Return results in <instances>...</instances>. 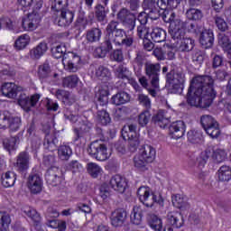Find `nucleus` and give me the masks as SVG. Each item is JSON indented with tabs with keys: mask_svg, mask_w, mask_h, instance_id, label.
Returning a JSON list of instances; mask_svg holds the SVG:
<instances>
[{
	"mask_svg": "<svg viewBox=\"0 0 231 231\" xmlns=\"http://www.w3.org/2000/svg\"><path fill=\"white\" fill-rule=\"evenodd\" d=\"M216 95V90H214V79L212 76H197L190 82L186 95V102L183 101L180 106L188 105L191 107L207 109V107L212 106Z\"/></svg>",
	"mask_w": 231,
	"mask_h": 231,
	"instance_id": "1",
	"label": "nucleus"
},
{
	"mask_svg": "<svg viewBox=\"0 0 231 231\" xmlns=\"http://www.w3.org/2000/svg\"><path fill=\"white\" fill-rule=\"evenodd\" d=\"M120 23L116 21H111L106 27V35L103 42L100 46L97 47L94 51V55L97 59H104L107 53L113 51V44L118 46L124 39L127 32L122 28H119Z\"/></svg>",
	"mask_w": 231,
	"mask_h": 231,
	"instance_id": "2",
	"label": "nucleus"
},
{
	"mask_svg": "<svg viewBox=\"0 0 231 231\" xmlns=\"http://www.w3.org/2000/svg\"><path fill=\"white\" fill-rule=\"evenodd\" d=\"M137 130L138 125L136 124H127L121 130L123 139L128 141V147L131 152H135L140 147V134Z\"/></svg>",
	"mask_w": 231,
	"mask_h": 231,
	"instance_id": "3",
	"label": "nucleus"
},
{
	"mask_svg": "<svg viewBox=\"0 0 231 231\" xmlns=\"http://www.w3.org/2000/svg\"><path fill=\"white\" fill-rule=\"evenodd\" d=\"M137 196L140 202L147 208H152L155 203L160 207H163L164 205L163 197L161 195L157 196L154 193L151 194V189L149 187L141 186L137 190Z\"/></svg>",
	"mask_w": 231,
	"mask_h": 231,
	"instance_id": "4",
	"label": "nucleus"
},
{
	"mask_svg": "<svg viewBox=\"0 0 231 231\" xmlns=\"http://www.w3.org/2000/svg\"><path fill=\"white\" fill-rule=\"evenodd\" d=\"M23 125V120L19 116H14L9 111H0V129L9 130V133H17Z\"/></svg>",
	"mask_w": 231,
	"mask_h": 231,
	"instance_id": "5",
	"label": "nucleus"
},
{
	"mask_svg": "<svg viewBox=\"0 0 231 231\" xmlns=\"http://www.w3.org/2000/svg\"><path fill=\"white\" fill-rule=\"evenodd\" d=\"M42 8V1H36L33 11L28 14L27 17L22 20V26L25 32H33V30H37V26L41 23V15L37 11Z\"/></svg>",
	"mask_w": 231,
	"mask_h": 231,
	"instance_id": "6",
	"label": "nucleus"
},
{
	"mask_svg": "<svg viewBox=\"0 0 231 231\" xmlns=\"http://www.w3.org/2000/svg\"><path fill=\"white\" fill-rule=\"evenodd\" d=\"M117 20L121 24L128 30L133 32L136 28V13H133L126 7H123L117 13Z\"/></svg>",
	"mask_w": 231,
	"mask_h": 231,
	"instance_id": "7",
	"label": "nucleus"
},
{
	"mask_svg": "<svg viewBox=\"0 0 231 231\" xmlns=\"http://www.w3.org/2000/svg\"><path fill=\"white\" fill-rule=\"evenodd\" d=\"M88 154L98 162H106L109 158L107 153V145L102 141H94L88 149Z\"/></svg>",
	"mask_w": 231,
	"mask_h": 231,
	"instance_id": "8",
	"label": "nucleus"
},
{
	"mask_svg": "<svg viewBox=\"0 0 231 231\" xmlns=\"http://www.w3.org/2000/svg\"><path fill=\"white\" fill-rule=\"evenodd\" d=\"M144 71L152 88L160 89V71H162V65L160 63L147 62L144 64Z\"/></svg>",
	"mask_w": 231,
	"mask_h": 231,
	"instance_id": "9",
	"label": "nucleus"
},
{
	"mask_svg": "<svg viewBox=\"0 0 231 231\" xmlns=\"http://www.w3.org/2000/svg\"><path fill=\"white\" fill-rule=\"evenodd\" d=\"M166 82L171 86V93H182L185 88V74L183 72H175L170 78L166 75Z\"/></svg>",
	"mask_w": 231,
	"mask_h": 231,
	"instance_id": "10",
	"label": "nucleus"
},
{
	"mask_svg": "<svg viewBox=\"0 0 231 231\" xmlns=\"http://www.w3.org/2000/svg\"><path fill=\"white\" fill-rule=\"evenodd\" d=\"M45 180L51 187H59L64 181V175L59 167L49 168L45 173Z\"/></svg>",
	"mask_w": 231,
	"mask_h": 231,
	"instance_id": "11",
	"label": "nucleus"
},
{
	"mask_svg": "<svg viewBox=\"0 0 231 231\" xmlns=\"http://www.w3.org/2000/svg\"><path fill=\"white\" fill-rule=\"evenodd\" d=\"M63 64H67V69L69 73H77L82 68V60L80 56L73 53L67 52L62 60Z\"/></svg>",
	"mask_w": 231,
	"mask_h": 231,
	"instance_id": "12",
	"label": "nucleus"
},
{
	"mask_svg": "<svg viewBox=\"0 0 231 231\" xmlns=\"http://www.w3.org/2000/svg\"><path fill=\"white\" fill-rule=\"evenodd\" d=\"M183 21L176 20L171 23L169 27V33L175 42L180 43V42L185 38V30H183Z\"/></svg>",
	"mask_w": 231,
	"mask_h": 231,
	"instance_id": "13",
	"label": "nucleus"
},
{
	"mask_svg": "<svg viewBox=\"0 0 231 231\" xmlns=\"http://www.w3.org/2000/svg\"><path fill=\"white\" fill-rule=\"evenodd\" d=\"M39 100H41V94H34L31 97L26 96V94H21L18 98V104L25 111H31L32 107L37 106Z\"/></svg>",
	"mask_w": 231,
	"mask_h": 231,
	"instance_id": "14",
	"label": "nucleus"
},
{
	"mask_svg": "<svg viewBox=\"0 0 231 231\" xmlns=\"http://www.w3.org/2000/svg\"><path fill=\"white\" fill-rule=\"evenodd\" d=\"M142 6L144 12L148 14L150 19L152 21H157V19H160V5H158V1L143 0Z\"/></svg>",
	"mask_w": 231,
	"mask_h": 231,
	"instance_id": "15",
	"label": "nucleus"
},
{
	"mask_svg": "<svg viewBox=\"0 0 231 231\" xmlns=\"http://www.w3.org/2000/svg\"><path fill=\"white\" fill-rule=\"evenodd\" d=\"M27 187L32 194H39L42 191V178L40 174L32 173L28 177Z\"/></svg>",
	"mask_w": 231,
	"mask_h": 231,
	"instance_id": "16",
	"label": "nucleus"
},
{
	"mask_svg": "<svg viewBox=\"0 0 231 231\" xmlns=\"http://www.w3.org/2000/svg\"><path fill=\"white\" fill-rule=\"evenodd\" d=\"M30 160H32V157L28 152H21L17 155L14 167L18 172H26L30 169Z\"/></svg>",
	"mask_w": 231,
	"mask_h": 231,
	"instance_id": "17",
	"label": "nucleus"
},
{
	"mask_svg": "<svg viewBox=\"0 0 231 231\" xmlns=\"http://www.w3.org/2000/svg\"><path fill=\"white\" fill-rule=\"evenodd\" d=\"M109 186L119 194H124L127 189V180L121 175H114L109 180Z\"/></svg>",
	"mask_w": 231,
	"mask_h": 231,
	"instance_id": "18",
	"label": "nucleus"
},
{
	"mask_svg": "<svg viewBox=\"0 0 231 231\" xmlns=\"http://www.w3.org/2000/svg\"><path fill=\"white\" fill-rule=\"evenodd\" d=\"M199 43L204 50H210L214 46V31L203 29L199 35Z\"/></svg>",
	"mask_w": 231,
	"mask_h": 231,
	"instance_id": "19",
	"label": "nucleus"
},
{
	"mask_svg": "<svg viewBox=\"0 0 231 231\" xmlns=\"http://www.w3.org/2000/svg\"><path fill=\"white\" fill-rule=\"evenodd\" d=\"M60 14L58 18L55 19V23H58V26H69L71 23H73V19H75V12L69 9H62L60 11Z\"/></svg>",
	"mask_w": 231,
	"mask_h": 231,
	"instance_id": "20",
	"label": "nucleus"
},
{
	"mask_svg": "<svg viewBox=\"0 0 231 231\" xmlns=\"http://www.w3.org/2000/svg\"><path fill=\"white\" fill-rule=\"evenodd\" d=\"M186 128L185 122L180 120L175 121L169 126L170 134H171L172 138L175 140H180V138H183L185 135Z\"/></svg>",
	"mask_w": 231,
	"mask_h": 231,
	"instance_id": "21",
	"label": "nucleus"
},
{
	"mask_svg": "<svg viewBox=\"0 0 231 231\" xmlns=\"http://www.w3.org/2000/svg\"><path fill=\"white\" fill-rule=\"evenodd\" d=\"M127 219V211L124 208H118L112 212L110 217L111 225L116 227L123 226Z\"/></svg>",
	"mask_w": 231,
	"mask_h": 231,
	"instance_id": "22",
	"label": "nucleus"
},
{
	"mask_svg": "<svg viewBox=\"0 0 231 231\" xmlns=\"http://www.w3.org/2000/svg\"><path fill=\"white\" fill-rule=\"evenodd\" d=\"M2 95L7 98H15L19 91H23V88L15 85V83H5L2 88Z\"/></svg>",
	"mask_w": 231,
	"mask_h": 231,
	"instance_id": "23",
	"label": "nucleus"
},
{
	"mask_svg": "<svg viewBox=\"0 0 231 231\" xmlns=\"http://www.w3.org/2000/svg\"><path fill=\"white\" fill-rule=\"evenodd\" d=\"M167 223L171 226V228H181L185 222L181 213L169 212L167 214Z\"/></svg>",
	"mask_w": 231,
	"mask_h": 231,
	"instance_id": "24",
	"label": "nucleus"
},
{
	"mask_svg": "<svg viewBox=\"0 0 231 231\" xmlns=\"http://www.w3.org/2000/svg\"><path fill=\"white\" fill-rule=\"evenodd\" d=\"M152 122L158 127L165 129L166 125L171 124V119L167 116V113L164 110H159L158 113L152 116Z\"/></svg>",
	"mask_w": 231,
	"mask_h": 231,
	"instance_id": "25",
	"label": "nucleus"
},
{
	"mask_svg": "<svg viewBox=\"0 0 231 231\" xmlns=\"http://www.w3.org/2000/svg\"><path fill=\"white\" fill-rule=\"evenodd\" d=\"M107 5H102L101 4H97L95 8V17L97 23H102V24H106L107 23V13L109 10L106 8Z\"/></svg>",
	"mask_w": 231,
	"mask_h": 231,
	"instance_id": "26",
	"label": "nucleus"
},
{
	"mask_svg": "<svg viewBox=\"0 0 231 231\" xmlns=\"http://www.w3.org/2000/svg\"><path fill=\"white\" fill-rule=\"evenodd\" d=\"M141 156L148 162L149 163H152L156 158V149L149 144H144L140 150Z\"/></svg>",
	"mask_w": 231,
	"mask_h": 231,
	"instance_id": "27",
	"label": "nucleus"
},
{
	"mask_svg": "<svg viewBox=\"0 0 231 231\" xmlns=\"http://www.w3.org/2000/svg\"><path fill=\"white\" fill-rule=\"evenodd\" d=\"M114 74L116 79H120L121 80H128V82H133L131 79V70L124 65L120 64L114 69Z\"/></svg>",
	"mask_w": 231,
	"mask_h": 231,
	"instance_id": "28",
	"label": "nucleus"
},
{
	"mask_svg": "<svg viewBox=\"0 0 231 231\" xmlns=\"http://www.w3.org/2000/svg\"><path fill=\"white\" fill-rule=\"evenodd\" d=\"M149 35L152 42H163L167 39V32L160 27H152Z\"/></svg>",
	"mask_w": 231,
	"mask_h": 231,
	"instance_id": "29",
	"label": "nucleus"
},
{
	"mask_svg": "<svg viewBox=\"0 0 231 231\" xmlns=\"http://www.w3.org/2000/svg\"><path fill=\"white\" fill-rule=\"evenodd\" d=\"M97 105V106H107L109 104V89L107 87L99 88L96 93Z\"/></svg>",
	"mask_w": 231,
	"mask_h": 231,
	"instance_id": "30",
	"label": "nucleus"
},
{
	"mask_svg": "<svg viewBox=\"0 0 231 231\" xmlns=\"http://www.w3.org/2000/svg\"><path fill=\"white\" fill-rule=\"evenodd\" d=\"M100 39H102V30H100V28L92 27L87 31L86 40L90 44L100 42Z\"/></svg>",
	"mask_w": 231,
	"mask_h": 231,
	"instance_id": "31",
	"label": "nucleus"
},
{
	"mask_svg": "<svg viewBox=\"0 0 231 231\" xmlns=\"http://www.w3.org/2000/svg\"><path fill=\"white\" fill-rule=\"evenodd\" d=\"M21 136V133H18L14 136L5 137L2 139L3 147L8 152L12 151H15L17 143H19V138Z\"/></svg>",
	"mask_w": 231,
	"mask_h": 231,
	"instance_id": "32",
	"label": "nucleus"
},
{
	"mask_svg": "<svg viewBox=\"0 0 231 231\" xmlns=\"http://www.w3.org/2000/svg\"><path fill=\"white\" fill-rule=\"evenodd\" d=\"M194 46H196V41L192 38L186 37L180 42L177 46V50L181 53H189V51H192L194 50Z\"/></svg>",
	"mask_w": 231,
	"mask_h": 231,
	"instance_id": "33",
	"label": "nucleus"
},
{
	"mask_svg": "<svg viewBox=\"0 0 231 231\" xmlns=\"http://www.w3.org/2000/svg\"><path fill=\"white\" fill-rule=\"evenodd\" d=\"M144 212L145 208H142V206H134L130 215L131 223L136 226L142 225V219L143 218Z\"/></svg>",
	"mask_w": 231,
	"mask_h": 231,
	"instance_id": "34",
	"label": "nucleus"
},
{
	"mask_svg": "<svg viewBox=\"0 0 231 231\" xmlns=\"http://www.w3.org/2000/svg\"><path fill=\"white\" fill-rule=\"evenodd\" d=\"M57 145H59V139H57V136L55 134H46L43 141L44 149L53 152V151H57Z\"/></svg>",
	"mask_w": 231,
	"mask_h": 231,
	"instance_id": "35",
	"label": "nucleus"
},
{
	"mask_svg": "<svg viewBox=\"0 0 231 231\" xmlns=\"http://www.w3.org/2000/svg\"><path fill=\"white\" fill-rule=\"evenodd\" d=\"M131 101V95L125 91L118 92L114 95L111 98V104L114 106H123V104H127Z\"/></svg>",
	"mask_w": 231,
	"mask_h": 231,
	"instance_id": "36",
	"label": "nucleus"
},
{
	"mask_svg": "<svg viewBox=\"0 0 231 231\" xmlns=\"http://www.w3.org/2000/svg\"><path fill=\"white\" fill-rule=\"evenodd\" d=\"M54 95L56 98H58V100H61L65 106H71L73 102H75V99L71 98V94H69V91L57 89Z\"/></svg>",
	"mask_w": 231,
	"mask_h": 231,
	"instance_id": "37",
	"label": "nucleus"
},
{
	"mask_svg": "<svg viewBox=\"0 0 231 231\" xmlns=\"http://www.w3.org/2000/svg\"><path fill=\"white\" fill-rule=\"evenodd\" d=\"M96 77L102 82H109L111 80V70L107 67L100 65L96 68Z\"/></svg>",
	"mask_w": 231,
	"mask_h": 231,
	"instance_id": "38",
	"label": "nucleus"
},
{
	"mask_svg": "<svg viewBox=\"0 0 231 231\" xmlns=\"http://www.w3.org/2000/svg\"><path fill=\"white\" fill-rule=\"evenodd\" d=\"M73 155V150L68 144H62L58 148V158L62 162H68Z\"/></svg>",
	"mask_w": 231,
	"mask_h": 231,
	"instance_id": "39",
	"label": "nucleus"
},
{
	"mask_svg": "<svg viewBox=\"0 0 231 231\" xmlns=\"http://www.w3.org/2000/svg\"><path fill=\"white\" fill-rule=\"evenodd\" d=\"M16 174L14 171H7L1 177L3 187L8 189V187H14L15 185Z\"/></svg>",
	"mask_w": 231,
	"mask_h": 231,
	"instance_id": "40",
	"label": "nucleus"
},
{
	"mask_svg": "<svg viewBox=\"0 0 231 231\" xmlns=\"http://www.w3.org/2000/svg\"><path fill=\"white\" fill-rule=\"evenodd\" d=\"M48 51V44L46 42H40L35 48L31 50L32 59H39Z\"/></svg>",
	"mask_w": 231,
	"mask_h": 231,
	"instance_id": "41",
	"label": "nucleus"
},
{
	"mask_svg": "<svg viewBox=\"0 0 231 231\" xmlns=\"http://www.w3.org/2000/svg\"><path fill=\"white\" fill-rule=\"evenodd\" d=\"M88 24H89V20L86 17V12L80 7L76 21V28H79V30H86Z\"/></svg>",
	"mask_w": 231,
	"mask_h": 231,
	"instance_id": "42",
	"label": "nucleus"
},
{
	"mask_svg": "<svg viewBox=\"0 0 231 231\" xmlns=\"http://www.w3.org/2000/svg\"><path fill=\"white\" fill-rule=\"evenodd\" d=\"M148 225L152 228V230H154V231L163 230V220H162V218L156 215L151 216L148 221Z\"/></svg>",
	"mask_w": 231,
	"mask_h": 231,
	"instance_id": "43",
	"label": "nucleus"
},
{
	"mask_svg": "<svg viewBox=\"0 0 231 231\" xmlns=\"http://www.w3.org/2000/svg\"><path fill=\"white\" fill-rule=\"evenodd\" d=\"M181 0H158V5L161 10H174L177 6H180Z\"/></svg>",
	"mask_w": 231,
	"mask_h": 231,
	"instance_id": "44",
	"label": "nucleus"
},
{
	"mask_svg": "<svg viewBox=\"0 0 231 231\" xmlns=\"http://www.w3.org/2000/svg\"><path fill=\"white\" fill-rule=\"evenodd\" d=\"M29 44L30 36L28 34H23L16 39L14 46L18 51H21V50H24V48H26V46H28Z\"/></svg>",
	"mask_w": 231,
	"mask_h": 231,
	"instance_id": "45",
	"label": "nucleus"
},
{
	"mask_svg": "<svg viewBox=\"0 0 231 231\" xmlns=\"http://www.w3.org/2000/svg\"><path fill=\"white\" fill-rule=\"evenodd\" d=\"M66 44L61 43L60 45H57L56 47L51 48V53L54 59H63L66 55H68Z\"/></svg>",
	"mask_w": 231,
	"mask_h": 231,
	"instance_id": "46",
	"label": "nucleus"
},
{
	"mask_svg": "<svg viewBox=\"0 0 231 231\" xmlns=\"http://www.w3.org/2000/svg\"><path fill=\"white\" fill-rule=\"evenodd\" d=\"M187 136L190 143H201L203 140V134L199 130H189Z\"/></svg>",
	"mask_w": 231,
	"mask_h": 231,
	"instance_id": "47",
	"label": "nucleus"
},
{
	"mask_svg": "<svg viewBox=\"0 0 231 231\" xmlns=\"http://www.w3.org/2000/svg\"><path fill=\"white\" fill-rule=\"evenodd\" d=\"M219 181H230L231 180V168L227 165H223L218 170Z\"/></svg>",
	"mask_w": 231,
	"mask_h": 231,
	"instance_id": "48",
	"label": "nucleus"
},
{
	"mask_svg": "<svg viewBox=\"0 0 231 231\" xmlns=\"http://www.w3.org/2000/svg\"><path fill=\"white\" fill-rule=\"evenodd\" d=\"M145 62V54L142 51L136 52V57L134 60V71L140 72L142 71V68H143V64Z\"/></svg>",
	"mask_w": 231,
	"mask_h": 231,
	"instance_id": "49",
	"label": "nucleus"
},
{
	"mask_svg": "<svg viewBox=\"0 0 231 231\" xmlns=\"http://www.w3.org/2000/svg\"><path fill=\"white\" fill-rule=\"evenodd\" d=\"M11 223L12 218H10V215L6 212L0 211V231H7Z\"/></svg>",
	"mask_w": 231,
	"mask_h": 231,
	"instance_id": "50",
	"label": "nucleus"
},
{
	"mask_svg": "<svg viewBox=\"0 0 231 231\" xmlns=\"http://www.w3.org/2000/svg\"><path fill=\"white\" fill-rule=\"evenodd\" d=\"M51 74V67L48 61H45L43 64L40 65L38 68V77L39 79H48Z\"/></svg>",
	"mask_w": 231,
	"mask_h": 231,
	"instance_id": "51",
	"label": "nucleus"
},
{
	"mask_svg": "<svg viewBox=\"0 0 231 231\" xmlns=\"http://www.w3.org/2000/svg\"><path fill=\"white\" fill-rule=\"evenodd\" d=\"M204 131L210 136V138H218L221 134V129H219V124L217 121L213 123L210 126H208Z\"/></svg>",
	"mask_w": 231,
	"mask_h": 231,
	"instance_id": "52",
	"label": "nucleus"
},
{
	"mask_svg": "<svg viewBox=\"0 0 231 231\" xmlns=\"http://www.w3.org/2000/svg\"><path fill=\"white\" fill-rule=\"evenodd\" d=\"M79 85V77L77 75H70L62 79L63 88H69L73 89L76 86Z\"/></svg>",
	"mask_w": 231,
	"mask_h": 231,
	"instance_id": "53",
	"label": "nucleus"
},
{
	"mask_svg": "<svg viewBox=\"0 0 231 231\" xmlns=\"http://www.w3.org/2000/svg\"><path fill=\"white\" fill-rule=\"evenodd\" d=\"M186 17L189 21H200L203 18V13L199 9L189 8L186 12Z\"/></svg>",
	"mask_w": 231,
	"mask_h": 231,
	"instance_id": "54",
	"label": "nucleus"
},
{
	"mask_svg": "<svg viewBox=\"0 0 231 231\" xmlns=\"http://www.w3.org/2000/svg\"><path fill=\"white\" fill-rule=\"evenodd\" d=\"M162 54L164 55V60H174L176 59V52L172 45L164 44L162 46Z\"/></svg>",
	"mask_w": 231,
	"mask_h": 231,
	"instance_id": "55",
	"label": "nucleus"
},
{
	"mask_svg": "<svg viewBox=\"0 0 231 231\" xmlns=\"http://www.w3.org/2000/svg\"><path fill=\"white\" fill-rule=\"evenodd\" d=\"M164 10L161 15L162 21L165 23H169L170 26L172 24V23H176V21H180V19H176V13L174 11H169L167 9Z\"/></svg>",
	"mask_w": 231,
	"mask_h": 231,
	"instance_id": "56",
	"label": "nucleus"
},
{
	"mask_svg": "<svg viewBox=\"0 0 231 231\" xmlns=\"http://www.w3.org/2000/svg\"><path fill=\"white\" fill-rule=\"evenodd\" d=\"M88 172L91 178H98L102 174V168L95 162H89L88 164Z\"/></svg>",
	"mask_w": 231,
	"mask_h": 231,
	"instance_id": "57",
	"label": "nucleus"
},
{
	"mask_svg": "<svg viewBox=\"0 0 231 231\" xmlns=\"http://www.w3.org/2000/svg\"><path fill=\"white\" fill-rule=\"evenodd\" d=\"M97 122L101 124V125H107L111 124V116H109V113L105 109L97 111Z\"/></svg>",
	"mask_w": 231,
	"mask_h": 231,
	"instance_id": "58",
	"label": "nucleus"
},
{
	"mask_svg": "<svg viewBox=\"0 0 231 231\" xmlns=\"http://www.w3.org/2000/svg\"><path fill=\"white\" fill-rule=\"evenodd\" d=\"M109 60L112 62H123L124 61V51L122 49H116L109 53Z\"/></svg>",
	"mask_w": 231,
	"mask_h": 231,
	"instance_id": "59",
	"label": "nucleus"
},
{
	"mask_svg": "<svg viewBox=\"0 0 231 231\" xmlns=\"http://www.w3.org/2000/svg\"><path fill=\"white\" fill-rule=\"evenodd\" d=\"M24 212H25L26 216H28V217H30L32 219V221H33V223L36 226H39V223H41V215L39 214V212H37V210H35L32 208H29Z\"/></svg>",
	"mask_w": 231,
	"mask_h": 231,
	"instance_id": "60",
	"label": "nucleus"
},
{
	"mask_svg": "<svg viewBox=\"0 0 231 231\" xmlns=\"http://www.w3.org/2000/svg\"><path fill=\"white\" fill-rule=\"evenodd\" d=\"M214 22L217 30H219L220 32H226V30H228V23H226V21H225V18L219 15H215Z\"/></svg>",
	"mask_w": 231,
	"mask_h": 231,
	"instance_id": "61",
	"label": "nucleus"
},
{
	"mask_svg": "<svg viewBox=\"0 0 231 231\" xmlns=\"http://www.w3.org/2000/svg\"><path fill=\"white\" fill-rule=\"evenodd\" d=\"M117 46H125V48H133L134 46V35L125 33L121 42Z\"/></svg>",
	"mask_w": 231,
	"mask_h": 231,
	"instance_id": "62",
	"label": "nucleus"
},
{
	"mask_svg": "<svg viewBox=\"0 0 231 231\" xmlns=\"http://www.w3.org/2000/svg\"><path fill=\"white\" fill-rule=\"evenodd\" d=\"M213 158L217 163H221L226 160V152L224 149L217 148L213 152Z\"/></svg>",
	"mask_w": 231,
	"mask_h": 231,
	"instance_id": "63",
	"label": "nucleus"
},
{
	"mask_svg": "<svg viewBox=\"0 0 231 231\" xmlns=\"http://www.w3.org/2000/svg\"><path fill=\"white\" fill-rule=\"evenodd\" d=\"M217 122V121H216V119L210 115H204L200 117V124L204 130L208 127H210V125H213V124Z\"/></svg>",
	"mask_w": 231,
	"mask_h": 231,
	"instance_id": "64",
	"label": "nucleus"
}]
</instances>
